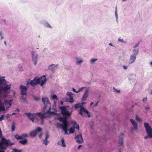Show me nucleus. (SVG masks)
Here are the masks:
<instances>
[{"mask_svg":"<svg viewBox=\"0 0 152 152\" xmlns=\"http://www.w3.org/2000/svg\"><path fill=\"white\" fill-rule=\"evenodd\" d=\"M60 122L63 123L61 124L59 123L57 124V126L58 127H60L62 129V130L64 131V134H67V128L69 125V122L67 120V118L66 117H63L59 118Z\"/></svg>","mask_w":152,"mask_h":152,"instance_id":"1","label":"nucleus"},{"mask_svg":"<svg viewBox=\"0 0 152 152\" xmlns=\"http://www.w3.org/2000/svg\"><path fill=\"white\" fill-rule=\"evenodd\" d=\"M14 143L11 142L10 140H6L4 138H2L0 142V149L4 150L6 149L8 146H11L14 145Z\"/></svg>","mask_w":152,"mask_h":152,"instance_id":"2","label":"nucleus"},{"mask_svg":"<svg viewBox=\"0 0 152 152\" xmlns=\"http://www.w3.org/2000/svg\"><path fill=\"white\" fill-rule=\"evenodd\" d=\"M42 100L43 102L44 105L45 107L44 108V110L45 111L48 107V109L47 111L45 113V114H54V113L53 112H51V107L50 102L49 101L47 97L42 98Z\"/></svg>","mask_w":152,"mask_h":152,"instance_id":"3","label":"nucleus"},{"mask_svg":"<svg viewBox=\"0 0 152 152\" xmlns=\"http://www.w3.org/2000/svg\"><path fill=\"white\" fill-rule=\"evenodd\" d=\"M1 94H0V110L5 111L6 108V110H7L11 106V102L13 101V99H12L9 101L5 100L4 102L3 103L1 101Z\"/></svg>","mask_w":152,"mask_h":152,"instance_id":"4","label":"nucleus"},{"mask_svg":"<svg viewBox=\"0 0 152 152\" xmlns=\"http://www.w3.org/2000/svg\"><path fill=\"white\" fill-rule=\"evenodd\" d=\"M3 84L4 86L0 87V91L5 92L10 89L11 85H9L6 83V81L4 77H0V85Z\"/></svg>","mask_w":152,"mask_h":152,"instance_id":"5","label":"nucleus"},{"mask_svg":"<svg viewBox=\"0 0 152 152\" xmlns=\"http://www.w3.org/2000/svg\"><path fill=\"white\" fill-rule=\"evenodd\" d=\"M144 126L148 136H145L144 138L145 139L149 138H152V129L148 123H144Z\"/></svg>","mask_w":152,"mask_h":152,"instance_id":"6","label":"nucleus"},{"mask_svg":"<svg viewBox=\"0 0 152 152\" xmlns=\"http://www.w3.org/2000/svg\"><path fill=\"white\" fill-rule=\"evenodd\" d=\"M45 75H44L42 77H41L39 78L35 77L34 79H35V81L36 84L40 83L41 86H43L44 83H45L47 81V80L45 78Z\"/></svg>","mask_w":152,"mask_h":152,"instance_id":"7","label":"nucleus"},{"mask_svg":"<svg viewBox=\"0 0 152 152\" xmlns=\"http://www.w3.org/2000/svg\"><path fill=\"white\" fill-rule=\"evenodd\" d=\"M59 108L61 110V113L63 115L65 116V117H66V116H69L71 115V113L67 110L66 107L61 106Z\"/></svg>","mask_w":152,"mask_h":152,"instance_id":"8","label":"nucleus"},{"mask_svg":"<svg viewBox=\"0 0 152 152\" xmlns=\"http://www.w3.org/2000/svg\"><path fill=\"white\" fill-rule=\"evenodd\" d=\"M42 129L40 127H38L36 129L31 132L29 134V136L31 137H35L37 132L41 131Z\"/></svg>","mask_w":152,"mask_h":152,"instance_id":"9","label":"nucleus"},{"mask_svg":"<svg viewBox=\"0 0 152 152\" xmlns=\"http://www.w3.org/2000/svg\"><path fill=\"white\" fill-rule=\"evenodd\" d=\"M75 139L77 142L78 143H82L84 142L81 134H78L76 136Z\"/></svg>","mask_w":152,"mask_h":152,"instance_id":"10","label":"nucleus"},{"mask_svg":"<svg viewBox=\"0 0 152 152\" xmlns=\"http://www.w3.org/2000/svg\"><path fill=\"white\" fill-rule=\"evenodd\" d=\"M20 90L21 94L22 95H27V88L26 86L22 85L20 86Z\"/></svg>","mask_w":152,"mask_h":152,"instance_id":"11","label":"nucleus"},{"mask_svg":"<svg viewBox=\"0 0 152 152\" xmlns=\"http://www.w3.org/2000/svg\"><path fill=\"white\" fill-rule=\"evenodd\" d=\"M84 112L87 114L88 115V117L89 118L91 117V115H90V113L87 110H86L84 107H82L80 109L79 111V114L81 115H83V112Z\"/></svg>","mask_w":152,"mask_h":152,"instance_id":"12","label":"nucleus"},{"mask_svg":"<svg viewBox=\"0 0 152 152\" xmlns=\"http://www.w3.org/2000/svg\"><path fill=\"white\" fill-rule=\"evenodd\" d=\"M25 114L33 122H34V119L36 117L35 114L34 113L33 114H31L30 113H26Z\"/></svg>","mask_w":152,"mask_h":152,"instance_id":"13","label":"nucleus"},{"mask_svg":"<svg viewBox=\"0 0 152 152\" xmlns=\"http://www.w3.org/2000/svg\"><path fill=\"white\" fill-rule=\"evenodd\" d=\"M130 121L132 125L134 126L133 128L132 129V130H136L137 129V122L133 119L130 120Z\"/></svg>","mask_w":152,"mask_h":152,"instance_id":"14","label":"nucleus"},{"mask_svg":"<svg viewBox=\"0 0 152 152\" xmlns=\"http://www.w3.org/2000/svg\"><path fill=\"white\" fill-rule=\"evenodd\" d=\"M67 95L70 97V98L67 101L69 102H73L74 101L73 98L72 97L73 94L71 92H68L67 93Z\"/></svg>","mask_w":152,"mask_h":152,"instance_id":"15","label":"nucleus"},{"mask_svg":"<svg viewBox=\"0 0 152 152\" xmlns=\"http://www.w3.org/2000/svg\"><path fill=\"white\" fill-rule=\"evenodd\" d=\"M136 58V56L134 55H131L129 62V64H132L135 61Z\"/></svg>","mask_w":152,"mask_h":152,"instance_id":"16","label":"nucleus"},{"mask_svg":"<svg viewBox=\"0 0 152 152\" xmlns=\"http://www.w3.org/2000/svg\"><path fill=\"white\" fill-rule=\"evenodd\" d=\"M124 136V134L123 133L121 134L119 136V143L120 144V145L121 146H122L123 145L124 143L123 139Z\"/></svg>","mask_w":152,"mask_h":152,"instance_id":"17","label":"nucleus"},{"mask_svg":"<svg viewBox=\"0 0 152 152\" xmlns=\"http://www.w3.org/2000/svg\"><path fill=\"white\" fill-rule=\"evenodd\" d=\"M71 123L73 124V126L74 128H76L78 130H79V126L78 124H77L74 120L72 121Z\"/></svg>","mask_w":152,"mask_h":152,"instance_id":"18","label":"nucleus"},{"mask_svg":"<svg viewBox=\"0 0 152 152\" xmlns=\"http://www.w3.org/2000/svg\"><path fill=\"white\" fill-rule=\"evenodd\" d=\"M88 90H86V91L84 94L82 99V101H83L86 100L88 96Z\"/></svg>","mask_w":152,"mask_h":152,"instance_id":"19","label":"nucleus"},{"mask_svg":"<svg viewBox=\"0 0 152 152\" xmlns=\"http://www.w3.org/2000/svg\"><path fill=\"white\" fill-rule=\"evenodd\" d=\"M35 114V117H36L37 115L39 117L42 121V119L45 118L44 114L42 113L41 112L37 113H34Z\"/></svg>","mask_w":152,"mask_h":152,"instance_id":"20","label":"nucleus"},{"mask_svg":"<svg viewBox=\"0 0 152 152\" xmlns=\"http://www.w3.org/2000/svg\"><path fill=\"white\" fill-rule=\"evenodd\" d=\"M27 140L26 138H24L23 140L20 141L19 142L23 145H26L27 143Z\"/></svg>","mask_w":152,"mask_h":152,"instance_id":"21","label":"nucleus"},{"mask_svg":"<svg viewBox=\"0 0 152 152\" xmlns=\"http://www.w3.org/2000/svg\"><path fill=\"white\" fill-rule=\"evenodd\" d=\"M82 107H83L82 106L81 104L80 103L76 104L74 105V107L75 109L80 108H81Z\"/></svg>","mask_w":152,"mask_h":152,"instance_id":"22","label":"nucleus"},{"mask_svg":"<svg viewBox=\"0 0 152 152\" xmlns=\"http://www.w3.org/2000/svg\"><path fill=\"white\" fill-rule=\"evenodd\" d=\"M35 80V79H34L33 80H31L29 83V84L32 86H35L37 85Z\"/></svg>","mask_w":152,"mask_h":152,"instance_id":"23","label":"nucleus"},{"mask_svg":"<svg viewBox=\"0 0 152 152\" xmlns=\"http://www.w3.org/2000/svg\"><path fill=\"white\" fill-rule=\"evenodd\" d=\"M14 137L17 140H20L23 139L22 136H21L18 135V134H16L14 136Z\"/></svg>","mask_w":152,"mask_h":152,"instance_id":"24","label":"nucleus"},{"mask_svg":"<svg viewBox=\"0 0 152 152\" xmlns=\"http://www.w3.org/2000/svg\"><path fill=\"white\" fill-rule=\"evenodd\" d=\"M15 124L14 122H12V131L13 132L15 131Z\"/></svg>","mask_w":152,"mask_h":152,"instance_id":"25","label":"nucleus"},{"mask_svg":"<svg viewBox=\"0 0 152 152\" xmlns=\"http://www.w3.org/2000/svg\"><path fill=\"white\" fill-rule=\"evenodd\" d=\"M51 98L53 100L56 99V100H57L58 99L57 96L55 94H54L53 95H52Z\"/></svg>","mask_w":152,"mask_h":152,"instance_id":"26","label":"nucleus"},{"mask_svg":"<svg viewBox=\"0 0 152 152\" xmlns=\"http://www.w3.org/2000/svg\"><path fill=\"white\" fill-rule=\"evenodd\" d=\"M61 141L62 143V146L63 147H65L66 145L64 142V139L63 138H62Z\"/></svg>","mask_w":152,"mask_h":152,"instance_id":"27","label":"nucleus"},{"mask_svg":"<svg viewBox=\"0 0 152 152\" xmlns=\"http://www.w3.org/2000/svg\"><path fill=\"white\" fill-rule=\"evenodd\" d=\"M133 52L134 53L133 55H134L136 56L138 53V50L134 49L133 50Z\"/></svg>","mask_w":152,"mask_h":152,"instance_id":"28","label":"nucleus"},{"mask_svg":"<svg viewBox=\"0 0 152 152\" xmlns=\"http://www.w3.org/2000/svg\"><path fill=\"white\" fill-rule=\"evenodd\" d=\"M23 96V95H22V96L20 98V99L22 100L23 102H26V97H24Z\"/></svg>","mask_w":152,"mask_h":152,"instance_id":"29","label":"nucleus"},{"mask_svg":"<svg viewBox=\"0 0 152 152\" xmlns=\"http://www.w3.org/2000/svg\"><path fill=\"white\" fill-rule=\"evenodd\" d=\"M22 150H18L17 149H14L13 150V151L12 152H21Z\"/></svg>","mask_w":152,"mask_h":152,"instance_id":"30","label":"nucleus"},{"mask_svg":"<svg viewBox=\"0 0 152 152\" xmlns=\"http://www.w3.org/2000/svg\"><path fill=\"white\" fill-rule=\"evenodd\" d=\"M75 132V130L74 129L71 128L69 129V133H73Z\"/></svg>","mask_w":152,"mask_h":152,"instance_id":"31","label":"nucleus"},{"mask_svg":"<svg viewBox=\"0 0 152 152\" xmlns=\"http://www.w3.org/2000/svg\"><path fill=\"white\" fill-rule=\"evenodd\" d=\"M136 119L137 121H142L141 119L139 117L138 115H137L136 116Z\"/></svg>","mask_w":152,"mask_h":152,"instance_id":"32","label":"nucleus"},{"mask_svg":"<svg viewBox=\"0 0 152 152\" xmlns=\"http://www.w3.org/2000/svg\"><path fill=\"white\" fill-rule=\"evenodd\" d=\"M86 88V87H83L81 88H80L78 89V93H79V92H80L81 91H83V90L84 89V88Z\"/></svg>","mask_w":152,"mask_h":152,"instance_id":"33","label":"nucleus"},{"mask_svg":"<svg viewBox=\"0 0 152 152\" xmlns=\"http://www.w3.org/2000/svg\"><path fill=\"white\" fill-rule=\"evenodd\" d=\"M97 60V59L96 58H93L91 59V63H93L95 61H96Z\"/></svg>","mask_w":152,"mask_h":152,"instance_id":"34","label":"nucleus"},{"mask_svg":"<svg viewBox=\"0 0 152 152\" xmlns=\"http://www.w3.org/2000/svg\"><path fill=\"white\" fill-rule=\"evenodd\" d=\"M49 135L47 133L46 134V137L45 139V140H44L43 141L45 142V140H47L48 138L49 137Z\"/></svg>","mask_w":152,"mask_h":152,"instance_id":"35","label":"nucleus"},{"mask_svg":"<svg viewBox=\"0 0 152 152\" xmlns=\"http://www.w3.org/2000/svg\"><path fill=\"white\" fill-rule=\"evenodd\" d=\"M21 136H22V138L23 137H27V136H28L27 134H21Z\"/></svg>","mask_w":152,"mask_h":152,"instance_id":"36","label":"nucleus"},{"mask_svg":"<svg viewBox=\"0 0 152 152\" xmlns=\"http://www.w3.org/2000/svg\"><path fill=\"white\" fill-rule=\"evenodd\" d=\"M4 115H2L1 117H0V121H2L3 120Z\"/></svg>","mask_w":152,"mask_h":152,"instance_id":"37","label":"nucleus"},{"mask_svg":"<svg viewBox=\"0 0 152 152\" xmlns=\"http://www.w3.org/2000/svg\"><path fill=\"white\" fill-rule=\"evenodd\" d=\"M46 26L47 27L50 28H51V26L48 23H46Z\"/></svg>","mask_w":152,"mask_h":152,"instance_id":"38","label":"nucleus"},{"mask_svg":"<svg viewBox=\"0 0 152 152\" xmlns=\"http://www.w3.org/2000/svg\"><path fill=\"white\" fill-rule=\"evenodd\" d=\"M35 60H34V65H36L37 64V56H36V57H35Z\"/></svg>","mask_w":152,"mask_h":152,"instance_id":"39","label":"nucleus"},{"mask_svg":"<svg viewBox=\"0 0 152 152\" xmlns=\"http://www.w3.org/2000/svg\"><path fill=\"white\" fill-rule=\"evenodd\" d=\"M83 62V61L82 60H79V61H77V63L79 64H80V63H82Z\"/></svg>","mask_w":152,"mask_h":152,"instance_id":"40","label":"nucleus"},{"mask_svg":"<svg viewBox=\"0 0 152 152\" xmlns=\"http://www.w3.org/2000/svg\"><path fill=\"white\" fill-rule=\"evenodd\" d=\"M142 101L143 102H146L147 101V98H144L142 99Z\"/></svg>","mask_w":152,"mask_h":152,"instance_id":"41","label":"nucleus"},{"mask_svg":"<svg viewBox=\"0 0 152 152\" xmlns=\"http://www.w3.org/2000/svg\"><path fill=\"white\" fill-rule=\"evenodd\" d=\"M139 44H140V42H138L137 44H136L135 45V46H134V48H136V47H137V46L139 45Z\"/></svg>","mask_w":152,"mask_h":152,"instance_id":"42","label":"nucleus"},{"mask_svg":"<svg viewBox=\"0 0 152 152\" xmlns=\"http://www.w3.org/2000/svg\"><path fill=\"white\" fill-rule=\"evenodd\" d=\"M72 91L78 93V91H76L75 89L74 88H72Z\"/></svg>","mask_w":152,"mask_h":152,"instance_id":"43","label":"nucleus"},{"mask_svg":"<svg viewBox=\"0 0 152 152\" xmlns=\"http://www.w3.org/2000/svg\"><path fill=\"white\" fill-rule=\"evenodd\" d=\"M34 99L35 100L38 101L39 100V99L38 97H34Z\"/></svg>","mask_w":152,"mask_h":152,"instance_id":"44","label":"nucleus"},{"mask_svg":"<svg viewBox=\"0 0 152 152\" xmlns=\"http://www.w3.org/2000/svg\"><path fill=\"white\" fill-rule=\"evenodd\" d=\"M113 89H115V91H116L117 92H120V90H117L116 89H115V88H113Z\"/></svg>","mask_w":152,"mask_h":152,"instance_id":"45","label":"nucleus"},{"mask_svg":"<svg viewBox=\"0 0 152 152\" xmlns=\"http://www.w3.org/2000/svg\"><path fill=\"white\" fill-rule=\"evenodd\" d=\"M123 67L125 69H127V66H123Z\"/></svg>","mask_w":152,"mask_h":152,"instance_id":"46","label":"nucleus"},{"mask_svg":"<svg viewBox=\"0 0 152 152\" xmlns=\"http://www.w3.org/2000/svg\"><path fill=\"white\" fill-rule=\"evenodd\" d=\"M44 143L46 145H47V144H48V141H47V140H45V142H44Z\"/></svg>","mask_w":152,"mask_h":152,"instance_id":"47","label":"nucleus"},{"mask_svg":"<svg viewBox=\"0 0 152 152\" xmlns=\"http://www.w3.org/2000/svg\"><path fill=\"white\" fill-rule=\"evenodd\" d=\"M98 103H99V102H97L95 104V105H94V106H95V107H96V106H97V105H98Z\"/></svg>","mask_w":152,"mask_h":152,"instance_id":"48","label":"nucleus"},{"mask_svg":"<svg viewBox=\"0 0 152 152\" xmlns=\"http://www.w3.org/2000/svg\"><path fill=\"white\" fill-rule=\"evenodd\" d=\"M55 66L54 64H51V65H50L49 66V67H50V66Z\"/></svg>","mask_w":152,"mask_h":152,"instance_id":"49","label":"nucleus"},{"mask_svg":"<svg viewBox=\"0 0 152 152\" xmlns=\"http://www.w3.org/2000/svg\"><path fill=\"white\" fill-rule=\"evenodd\" d=\"M118 41H121V42H123V39H119Z\"/></svg>","mask_w":152,"mask_h":152,"instance_id":"50","label":"nucleus"},{"mask_svg":"<svg viewBox=\"0 0 152 152\" xmlns=\"http://www.w3.org/2000/svg\"><path fill=\"white\" fill-rule=\"evenodd\" d=\"M149 107L148 106H146L145 108L146 109H149Z\"/></svg>","mask_w":152,"mask_h":152,"instance_id":"51","label":"nucleus"},{"mask_svg":"<svg viewBox=\"0 0 152 152\" xmlns=\"http://www.w3.org/2000/svg\"><path fill=\"white\" fill-rule=\"evenodd\" d=\"M82 147V145H80L77 148L78 149H79L81 147Z\"/></svg>","mask_w":152,"mask_h":152,"instance_id":"52","label":"nucleus"},{"mask_svg":"<svg viewBox=\"0 0 152 152\" xmlns=\"http://www.w3.org/2000/svg\"><path fill=\"white\" fill-rule=\"evenodd\" d=\"M42 134H40L39 135V137L40 138H41V136H42Z\"/></svg>","mask_w":152,"mask_h":152,"instance_id":"53","label":"nucleus"},{"mask_svg":"<svg viewBox=\"0 0 152 152\" xmlns=\"http://www.w3.org/2000/svg\"><path fill=\"white\" fill-rule=\"evenodd\" d=\"M34 53V52H33L32 53V57H33L32 59H33V60H34V56H33V53Z\"/></svg>","mask_w":152,"mask_h":152,"instance_id":"54","label":"nucleus"},{"mask_svg":"<svg viewBox=\"0 0 152 152\" xmlns=\"http://www.w3.org/2000/svg\"><path fill=\"white\" fill-rule=\"evenodd\" d=\"M94 104V103L93 102H91L90 103V105H92Z\"/></svg>","mask_w":152,"mask_h":152,"instance_id":"55","label":"nucleus"},{"mask_svg":"<svg viewBox=\"0 0 152 152\" xmlns=\"http://www.w3.org/2000/svg\"><path fill=\"white\" fill-rule=\"evenodd\" d=\"M115 14L116 17H117V11L116 10L115 13Z\"/></svg>","mask_w":152,"mask_h":152,"instance_id":"56","label":"nucleus"},{"mask_svg":"<svg viewBox=\"0 0 152 152\" xmlns=\"http://www.w3.org/2000/svg\"><path fill=\"white\" fill-rule=\"evenodd\" d=\"M1 135H2V133L1 132L0 133V138H1Z\"/></svg>","mask_w":152,"mask_h":152,"instance_id":"57","label":"nucleus"},{"mask_svg":"<svg viewBox=\"0 0 152 152\" xmlns=\"http://www.w3.org/2000/svg\"><path fill=\"white\" fill-rule=\"evenodd\" d=\"M16 114V113H12V115H15V114Z\"/></svg>","mask_w":152,"mask_h":152,"instance_id":"58","label":"nucleus"},{"mask_svg":"<svg viewBox=\"0 0 152 152\" xmlns=\"http://www.w3.org/2000/svg\"><path fill=\"white\" fill-rule=\"evenodd\" d=\"M17 110L19 112L20 111L19 110L18 108L17 109Z\"/></svg>","mask_w":152,"mask_h":152,"instance_id":"59","label":"nucleus"},{"mask_svg":"<svg viewBox=\"0 0 152 152\" xmlns=\"http://www.w3.org/2000/svg\"><path fill=\"white\" fill-rule=\"evenodd\" d=\"M63 101H61V104H63Z\"/></svg>","mask_w":152,"mask_h":152,"instance_id":"60","label":"nucleus"},{"mask_svg":"<svg viewBox=\"0 0 152 152\" xmlns=\"http://www.w3.org/2000/svg\"><path fill=\"white\" fill-rule=\"evenodd\" d=\"M1 39H3V37H2V35H1Z\"/></svg>","mask_w":152,"mask_h":152,"instance_id":"61","label":"nucleus"},{"mask_svg":"<svg viewBox=\"0 0 152 152\" xmlns=\"http://www.w3.org/2000/svg\"><path fill=\"white\" fill-rule=\"evenodd\" d=\"M0 152H5L4 151L1 150V151H0Z\"/></svg>","mask_w":152,"mask_h":152,"instance_id":"62","label":"nucleus"},{"mask_svg":"<svg viewBox=\"0 0 152 152\" xmlns=\"http://www.w3.org/2000/svg\"><path fill=\"white\" fill-rule=\"evenodd\" d=\"M29 84V83L28 82H27L26 83V85L27 86H28V85Z\"/></svg>","mask_w":152,"mask_h":152,"instance_id":"63","label":"nucleus"},{"mask_svg":"<svg viewBox=\"0 0 152 152\" xmlns=\"http://www.w3.org/2000/svg\"><path fill=\"white\" fill-rule=\"evenodd\" d=\"M150 64L152 66V62H151V63H150Z\"/></svg>","mask_w":152,"mask_h":152,"instance_id":"64","label":"nucleus"}]
</instances>
